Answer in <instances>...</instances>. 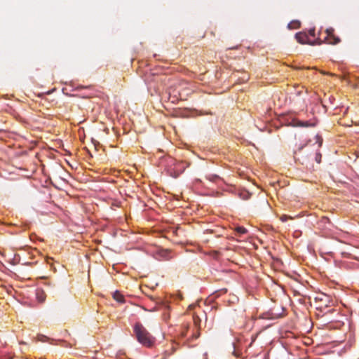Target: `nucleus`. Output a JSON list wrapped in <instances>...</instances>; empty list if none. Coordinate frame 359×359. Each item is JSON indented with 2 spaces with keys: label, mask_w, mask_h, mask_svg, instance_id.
<instances>
[{
  "label": "nucleus",
  "mask_w": 359,
  "mask_h": 359,
  "mask_svg": "<svg viewBox=\"0 0 359 359\" xmlns=\"http://www.w3.org/2000/svg\"><path fill=\"white\" fill-rule=\"evenodd\" d=\"M133 331L137 341L142 346L150 348L154 345L155 338L140 323L135 324Z\"/></svg>",
  "instance_id": "obj_1"
},
{
  "label": "nucleus",
  "mask_w": 359,
  "mask_h": 359,
  "mask_svg": "<svg viewBox=\"0 0 359 359\" xmlns=\"http://www.w3.org/2000/svg\"><path fill=\"white\" fill-rule=\"evenodd\" d=\"M175 161L173 163V173H172L171 175L176 178L184 171L188 166V163L185 161Z\"/></svg>",
  "instance_id": "obj_2"
},
{
  "label": "nucleus",
  "mask_w": 359,
  "mask_h": 359,
  "mask_svg": "<svg viewBox=\"0 0 359 359\" xmlns=\"http://www.w3.org/2000/svg\"><path fill=\"white\" fill-rule=\"evenodd\" d=\"M291 125L293 127H315L316 123L311 121H300L296 118L292 120Z\"/></svg>",
  "instance_id": "obj_3"
},
{
  "label": "nucleus",
  "mask_w": 359,
  "mask_h": 359,
  "mask_svg": "<svg viewBox=\"0 0 359 359\" xmlns=\"http://www.w3.org/2000/svg\"><path fill=\"white\" fill-rule=\"evenodd\" d=\"M333 32H334V30L332 28L327 29H326L327 36H325V40H326L327 43H328L337 44L339 42L340 40H339V37L334 36Z\"/></svg>",
  "instance_id": "obj_4"
},
{
  "label": "nucleus",
  "mask_w": 359,
  "mask_h": 359,
  "mask_svg": "<svg viewBox=\"0 0 359 359\" xmlns=\"http://www.w3.org/2000/svg\"><path fill=\"white\" fill-rule=\"evenodd\" d=\"M295 38L297 40V41L300 43H306L308 41V36L306 34H303L301 32L297 33L295 34Z\"/></svg>",
  "instance_id": "obj_5"
},
{
  "label": "nucleus",
  "mask_w": 359,
  "mask_h": 359,
  "mask_svg": "<svg viewBox=\"0 0 359 359\" xmlns=\"http://www.w3.org/2000/svg\"><path fill=\"white\" fill-rule=\"evenodd\" d=\"M36 297L39 302L43 303L46 299V294L45 292L40 289H37L36 291Z\"/></svg>",
  "instance_id": "obj_6"
},
{
  "label": "nucleus",
  "mask_w": 359,
  "mask_h": 359,
  "mask_svg": "<svg viewBox=\"0 0 359 359\" xmlns=\"http://www.w3.org/2000/svg\"><path fill=\"white\" fill-rule=\"evenodd\" d=\"M114 299L119 303H124L125 298L124 297L118 292L116 291L113 294Z\"/></svg>",
  "instance_id": "obj_7"
},
{
  "label": "nucleus",
  "mask_w": 359,
  "mask_h": 359,
  "mask_svg": "<svg viewBox=\"0 0 359 359\" xmlns=\"http://www.w3.org/2000/svg\"><path fill=\"white\" fill-rule=\"evenodd\" d=\"M37 341H41V342H50V344H53V339H50L48 337L43 335V334H39L36 337Z\"/></svg>",
  "instance_id": "obj_8"
},
{
  "label": "nucleus",
  "mask_w": 359,
  "mask_h": 359,
  "mask_svg": "<svg viewBox=\"0 0 359 359\" xmlns=\"http://www.w3.org/2000/svg\"><path fill=\"white\" fill-rule=\"evenodd\" d=\"M300 22L298 20L292 21L290 23L288 24V28L289 29H297L299 27Z\"/></svg>",
  "instance_id": "obj_9"
},
{
  "label": "nucleus",
  "mask_w": 359,
  "mask_h": 359,
  "mask_svg": "<svg viewBox=\"0 0 359 359\" xmlns=\"http://www.w3.org/2000/svg\"><path fill=\"white\" fill-rule=\"evenodd\" d=\"M247 229L243 227V226H237L236 228V232L238 234V235H242V234H245L247 233Z\"/></svg>",
  "instance_id": "obj_10"
},
{
  "label": "nucleus",
  "mask_w": 359,
  "mask_h": 359,
  "mask_svg": "<svg viewBox=\"0 0 359 359\" xmlns=\"http://www.w3.org/2000/svg\"><path fill=\"white\" fill-rule=\"evenodd\" d=\"M240 197L243 200H248L250 197V194L247 191H243L240 194Z\"/></svg>",
  "instance_id": "obj_11"
},
{
  "label": "nucleus",
  "mask_w": 359,
  "mask_h": 359,
  "mask_svg": "<svg viewBox=\"0 0 359 359\" xmlns=\"http://www.w3.org/2000/svg\"><path fill=\"white\" fill-rule=\"evenodd\" d=\"M292 217L291 216H289V215H283L280 217V219L283 222H285L286 221H287L288 219H292Z\"/></svg>",
  "instance_id": "obj_12"
},
{
  "label": "nucleus",
  "mask_w": 359,
  "mask_h": 359,
  "mask_svg": "<svg viewBox=\"0 0 359 359\" xmlns=\"http://www.w3.org/2000/svg\"><path fill=\"white\" fill-rule=\"evenodd\" d=\"M321 154L320 153H316L315 156V160L318 163H320L321 162Z\"/></svg>",
  "instance_id": "obj_13"
},
{
  "label": "nucleus",
  "mask_w": 359,
  "mask_h": 359,
  "mask_svg": "<svg viewBox=\"0 0 359 359\" xmlns=\"http://www.w3.org/2000/svg\"><path fill=\"white\" fill-rule=\"evenodd\" d=\"M305 146L306 145H301V146H299L298 149L294 151L295 157H297L299 154V153L303 150V149L304 148Z\"/></svg>",
  "instance_id": "obj_14"
},
{
  "label": "nucleus",
  "mask_w": 359,
  "mask_h": 359,
  "mask_svg": "<svg viewBox=\"0 0 359 359\" xmlns=\"http://www.w3.org/2000/svg\"><path fill=\"white\" fill-rule=\"evenodd\" d=\"M233 354L236 356V357H238L240 353L238 352L237 349H236V345L235 344L233 343Z\"/></svg>",
  "instance_id": "obj_15"
},
{
  "label": "nucleus",
  "mask_w": 359,
  "mask_h": 359,
  "mask_svg": "<svg viewBox=\"0 0 359 359\" xmlns=\"http://www.w3.org/2000/svg\"><path fill=\"white\" fill-rule=\"evenodd\" d=\"M194 324L196 325V326H198L201 320L199 319V318L198 316H194Z\"/></svg>",
  "instance_id": "obj_16"
},
{
  "label": "nucleus",
  "mask_w": 359,
  "mask_h": 359,
  "mask_svg": "<svg viewBox=\"0 0 359 359\" xmlns=\"http://www.w3.org/2000/svg\"><path fill=\"white\" fill-rule=\"evenodd\" d=\"M322 139L320 137H319L318 135H316V143L318 144V147H320L321 146V144H322Z\"/></svg>",
  "instance_id": "obj_17"
},
{
  "label": "nucleus",
  "mask_w": 359,
  "mask_h": 359,
  "mask_svg": "<svg viewBox=\"0 0 359 359\" xmlns=\"http://www.w3.org/2000/svg\"><path fill=\"white\" fill-rule=\"evenodd\" d=\"M309 34H310L311 36H315V29L314 28L313 29H311L309 30Z\"/></svg>",
  "instance_id": "obj_18"
}]
</instances>
